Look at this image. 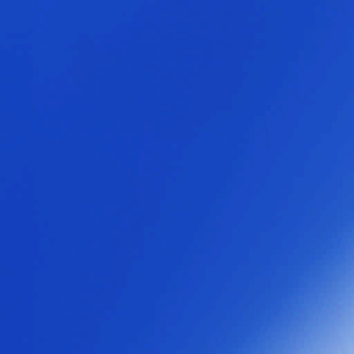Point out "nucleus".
Returning a JSON list of instances; mask_svg holds the SVG:
<instances>
[{
  "mask_svg": "<svg viewBox=\"0 0 354 354\" xmlns=\"http://www.w3.org/2000/svg\"><path fill=\"white\" fill-rule=\"evenodd\" d=\"M29 293H163V289H24V354H25V297Z\"/></svg>",
  "mask_w": 354,
  "mask_h": 354,
  "instance_id": "f257e3e1",
  "label": "nucleus"
},
{
  "mask_svg": "<svg viewBox=\"0 0 354 354\" xmlns=\"http://www.w3.org/2000/svg\"><path fill=\"white\" fill-rule=\"evenodd\" d=\"M0 293L17 295V354H22V289H0Z\"/></svg>",
  "mask_w": 354,
  "mask_h": 354,
  "instance_id": "7ed1b4c3",
  "label": "nucleus"
},
{
  "mask_svg": "<svg viewBox=\"0 0 354 354\" xmlns=\"http://www.w3.org/2000/svg\"><path fill=\"white\" fill-rule=\"evenodd\" d=\"M24 288H163V285H29L25 279V148H24Z\"/></svg>",
  "mask_w": 354,
  "mask_h": 354,
  "instance_id": "f03ea898",
  "label": "nucleus"
}]
</instances>
